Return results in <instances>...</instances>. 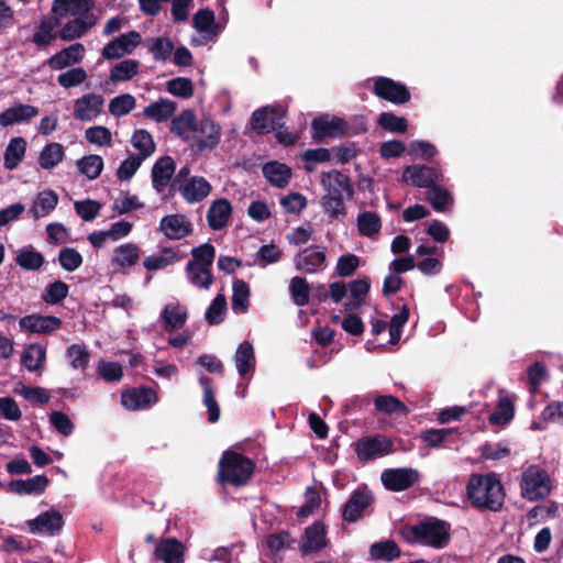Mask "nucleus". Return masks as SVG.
Instances as JSON below:
<instances>
[{
    "label": "nucleus",
    "mask_w": 563,
    "mask_h": 563,
    "mask_svg": "<svg viewBox=\"0 0 563 563\" xmlns=\"http://www.w3.org/2000/svg\"><path fill=\"white\" fill-rule=\"evenodd\" d=\"M466 496L473 508L498 512L505 504V488L495 472L472 474L466 484Z\"/></svg>",
    "instance_id": "nucleus-1"
},
{
    "label": "nucleus",
    "mask_w": 563,
    "mask_h": 563,
    "mask_svg": "<svg viewBox=\"0 0 563 563\" xmlns=\"http://www.w3.org/2000/svg\"><path fill=\"white\" fill-rule=\"evenodd\" d=\"M320 183L325 191L321 199L324 212L331 219L346 216L344 198L351 200L354 196V187L350 177L338 169H332L321 173Z\"/></svg>",
    "instance_id": "nucleus-2"
},
{
    "label": "nucleus",
    "mask_w": 563,
    "mask_h": 563,
    "mask_svg": "<svg viewBox=\"0 0 563 563\" xmlns=\"http://www.w3.org/2000/svg\"><path fill=\"white\" fill-rule=\"evenodd\" d=\"M451 525L438 518H428L416 525L405 526L401 530L402 538L408 543L443 549L450 541Z\"/></svg>",
    "instance_id": "nucleus-3"
},
{
    "label": "nucleus",
    "mask_w": 563,
    "mask_h": 563,
    "mask_svg": "<svg viewBox=\"0 0 563 563\" xmlns=\"http://www.w3.org/2000/svg\"><path fill=\"white\" fill-rule=\"evenodd\" d=\"M255 471V463L250 457L233 450H227L218 463L217 481L221 485L245 486Z\"/></svg>",
    "instance_id": "nucleus-4"
},
{
    "label": "nucleus",
    "mask_w": 563,
    "mask_h": 563,
    "mask_svg": "<svg viewBox=\"0 0 563 563\" xmlns=\"http://www.w3.org/2000/svg\"><path fill=\"white\" fill-rule=\"evenodd\" d=\"M520 489L522 498L529 501L544 499L552 489L549 473L538 465H530L521 475Z\"/></svg>",
    "instance_id": "nucleus-5"
},
{
    "label": "nucleus",
    "mask_w": 563,
    "mask_h": 563,
    "mask_svg": "<svg viewBox=\"0 0 563 563\" xmlns=\"http://www.w3.org/2000/svg\"><path fill=\"white\" fill-rule=\"evenodd\" d=\"M443 179L442 167L439 164H413L406 166L401 174V180L412 187L430 189Z\"/></svg>",
    "instance_id": "nucleus-6"
},
{
    "label": "nucleus",
    "mask_w": 563,
    "mask_h": 563,
    "mask_svg": "<svg viewBox=\"0 0 563 563\" xmlns=\"http://www.w3.org/2000/svg\"><path fill=\"white\" fill-rule=\"evenodd\" d=\"M285 111L279 106H265L256 109L250 119V125L253 131L260 135L284 128L283 119Z\"/></svg>",
    "instance_id": "nucleus-7"
},
{
    "label": "nucleus",
    "mask_w": 563,
    "mask_h": 563,
    "mask_svg": "<svg viewBox=\"0 0 563 563\" xmlns=\"http://www.w3.org/2000/svg\"><path fill=\"white\" fill-rule=\"evenodd\" d=\"M394 452V442L384 434L362 437L355 442V453L361 461H371Z\"/></svg>",
    "instance_id": "nucleus-8"
},
{
    "label": "nucleus",
    "mask_w": 563,
    "mask_h": 563,
    "mask_svg": "<svg viewBox=\"0 0 563 563\" xmlns=\"http://www.w3.org/2000/svg\"><path fill=\"white\" fill-rule=\"evenodd\" d=\"M349 124L339 117H330L321 114L311 122L312 139L317 142L323 141L325 137L336 139L347 135Z\"/></svg>",
    "instance_id": "nucleus-9"
},
{
    "label": "nucleus",
    "mask_w": 563,
    "mask_h": 563,
    "mask_svg": "<svg viewBox=\"0 0 563 563\" xmlns=\"http://www.w3.org/2000/svg\"><path fill=\"white\" fill-rule=\"evenodd\" d=\"M373 92L380 99L394 104H405L411 93L408 87L388 77H377L374 81Z\"/></svg>",
    "instance_id": "nucleus-10"
},
{
    "label": "nucleus",
    "mask_w": 563,
    "mask_h": 563,
    "mask_svg": "<svg viewBox=\"0 0 563 563\" xmlns=\"http://www.w3.org/2000/svg\"><path fill=\"white\" fill-rule=\"evenodd\" d=\"M419 478V472L411 467L388 468L380 475L384 487L395 493L412 487Z\"/></svg>",
    "instance_id": "nucleus-11"
},
{
    "label": "nucleus",
    "mask_w": 563,
    "mask_h": 563,
    "mask_svg": "<svg viewBox=\"0 0 563 563\" xmlns=\"http://www.w3.org/2000/svg\"><path fill=\"white\" fill-rule=\"evenodd\" d=\"M191 256L192 260L189 261L186 265V272L198 269L200 273L203 274V276H206V282L203 283V285L206 286V288H209L213 282L211 266L216 257L214 246L210 243H203L191 250Z\"/></svg>",
    "instance_id": "nucleus-12"
},
{
    "label": "nucleus",
    "mask_w": 563,
    "mask_h": 563,
    "mask_svg": "<svg viewBox=\"0 0 563 563\" xmlns=\"http://www.w3.org/2000/svg\"><path fill=\"white\" fill-rule=\"evenodd\" d=\"M374 498L366 488H357L352 492L345 501L342 510V519L345 522L354 523L360 520L365 510L373 504Z\"/></svg>",
    "instance_id": "nucleus-13"
},
{
    "label": "nucleus",
    "mask_w": 563,
    "mask_h": 563,
    "mask_svg": "<svg viewBox=\"0 0 563 563\" xmlns=\"http://www.w3.org/2000/svg\"><path fill=\"white\" fill-rule=\"evenodd\" d=\"M141 34L136 31H130L111 40L103 48L102 56L112 60L131 54L141 43Z\"/></svg>",
    "instance_id": "nucleus-14"
},
{
    "label": "nucleus",
    "mask_w": 563,
    "mask_h": 563,
    "mask_svg": "<svg viewBox=\"0 0 563 563\" xmlns=\"http://www.w3.org/2000/svg\"><path fill=\"white\" fill-rule=\"evenodd\" d=\"M27 529L33 534L56 536L64 526V518L58 510L51 509L36 518L26 521Z\"/></svg>",
    "instance_id": "nucleus-15"
},
{
    "label": "nucleus",
    "mask_w": 563,
    "mask_h": 563,
    "mask_svg": "<svg viewBox=\"0 0 563 563\" xmlns=\"http://www.w3.org/2000/svg\"><path fill=\"white\" fill-rule=\"evenodd\" d=\"M195 133V147L198 152L213 150L220 142L221 126L210 119H203L196 121Z\"/></svg>",
    "instance_id": "nucleus-16"
},
{
    "label": "nucleus",
    "mask_w": 563,
    "mask_h": 563,
    "mask_svg": "<svg viewBox=\"0 0 563 563\" xmlns=\"http://www.w3.org/2000/svg\"><path fill=\"white\" fill-rule=\"evenodd\" d=\"M157 231L168 240H181L191 234L192 224L184 214H168L161 219Z\"/></svg>",
    "instance_id": "nucleus-17"
},
{
    "label": "nucleus",
    "mask_w": 563,
    "mask_h": 563,
    "mask_svg": "<svg viewBox=\"0 0 563 563\" xmlns=\"http://www.w3.org/2000/svg\"><path fill=\"white\" fill-rule=\"evenodd\" d=\"M325 254L318 245H312L300 251L294 258L297 271L313 274L322 269L325 264Z\"/></svg>",
    "instance_id": "nucleus-18"
},
{
    "label": "nucleus",
    "mask_w": 563,
    "mask_h": 563,
    "mask_svg": "<svg viewBox=\"0 0 563 563\" xmlns=\"http://www.w3.org/2000/svg\"><path fill=\"white\" fill-rule=\"evenodd\" d=\"M20 328L38 334H48L62 327V319L55 316L29 314L20 319Z\"/></svg>",
    "instance_id": "nucleus-19"
},
{
    "label": "nucleus",
    "mask_w": 563,
    "mask_h": 563,
    "mask_svg": "<svg viewBox=\"0 0 563 563\" xmlns=\"http://www.w3.org/2000/svg\"><path fill=\"white\" fill-rule=\"evenodd\" d=\"M104 99L101 95L88 93L74 102V117L79 121H91L102 111Z\"/></svg>",
    "instance_id": "nucleus-20"
},
{
    "label": "nucleus",
    "mask_w": 563,
    "mask_h": 563,
    "mask_svg": "<svg viewBox=\"0 0 563 563\" xmlns=\"http://www.w3.org/2000/svg\"><path fill=\"white\" fill-rule=\"evenodd\" d=\"M85 57V47L81 43H75L51 56L45 64L52 70H60L80 63Z\"/></svg>",
    "instance_id": "nucleus-21"
},
{
    "label": "nucleus",
    "mask_w": 563,
    "mask_h": 563,
    "mask_svg": "<svg viewBox=\"0 0 563 563\" xmlns=\"http://www.w3.org/2000/svg\"><path fill=\"white\" fill-rule=\"evenodd\" d=\"M176 170V164L173 157L165 155L159 157L152 167V186L161 192L167 186L170 187L173 176Z\"/></svg>",
    "instance_id": "nucleus-22"
},
{
    "label": "nucleus",
    "mask_w": 563,
    "mask_h": 563,
    "mask_svg": "<svg viewBox=\"0 0 563 563\" xmlns=\"http://www.w3.org/2000/svg\"><path fill=\"white\" fill-rule=\"evenodd\" d=\"M157 396L151 387H137L123 391L121 404L129 410L144 409L156 402Z\"/></svg>",
    "instance_id": "nucleus-23"
},
{
    "label": "nucleus",
    "mask_w": 563,
    "mask_h": 563,
    "mask_svg": "<svg viewBox=\"0 0 563 563\" xmlns=\"http://www.w3.org/2000/svg\"><path fill=\"white\" fill-rule=\"evenodd\" d=\"M325 545V529L322 522L316 521L306 528L303 541L300 544V552L302 555L321 551Z\"/></svg>",
    "instance_id": "nucleus-24"
},
{
    "label": "nucleus",
    "mask_w": 563,
    "mask_h": 563,
    "mask_svg": "<svg viewBox=\"0 0 563 563\" xmlns=\"http://www.w3.org/2000/svg\"><path fill=\"white\" fill-rule=\"evenodd\" d=\"M185 547L176 538H162L154 551V555L157 560L167 562H184Z\"/></svg>",
    "instance_id": "nucleus-25"
},
{
    "label": "nucleus",
    "mask_w": 563,
    "mask_h": 563,
    "mask_svg": "<svg viewBox=\"0 0 563 563\" xmlns=\"http://www.w3.org/2000/svg\"><path fill=\"white\" fill-rule=\"evenodd\" d=\"M211 185L203 177H192L186 184L179 185L178 190L189 203L202 201L211 191Z\"/></svg>",
    "instance_id": "nucleus-26"
},
{
    "label": "nucleus",
    "mask_w": 563,
    "mask_h": 563,
    "mask_svg": "<svg viewBox=\"0 0 563 563\" xmlns=\"http://www.w3.org/2000/svg\"><path fill=\"white\" fill-rule=\"evenodd\" d=\"M92 0H54L52 11L58 16H88L92 10Z\"/></svg>",
    "instance_id": "nucleus-27"
},
{
    "label": "nucleus",
    "mask_w": 563,
    "mask_h": 563,
    "mask_svg": "<svg viewBox=\"0 0 563 563\" xmlns=\"http://www.w3.org/2000/svg\"><path fill=\"white\" fill-rule=\"evenodd\" d=\"M49 479L45 475H35L27 479H14L9 484L10 492L18 495H41L45 492Z\"/></svg>",
    "instance_id": "nucleus-28"
},
{
    "label": "nucleus",
    "mask_w": 563,
    "mask_h": 563,
    "mask_svg": "<svg viewBox=\"0 0 563 563\" xmlns=\"http://www.w3.org/2000/svg\"><path fill=\"white\" fill-rule=\"evenodd\" d=\"M38 108L30 104H18L5 109L0 113V125L10 126L21 122H27L38 114Z\"/></svg>",
    "instance_id": "nucleus-29"
},
{
    "label": "nucleus",
    "mask_w": 563,
    "mask_h": 563,
    "mask_svg": "<svg viewBox=\"0 0 563 563\" xmlns=\"http://www.w3.org/2000/svg\"><path fill=\"white\" fill-rule=\"evenodd\" d=\"M232 212L231 203L227 199H218L212 202L207 212V221L212 230H221L229 221Z\"/></svg>",
    "instance_id": "nucleus-30"
},
{
    "label": "nucleus",
    "mask_w": 563,
    "mask_h": 563,
    "mask_svg": "<svg viewBox=\"0 0 563 563\" xmlns=\"http://www.w3.org/2000/svg\"><path fill=\"white\" fill-rule=\"evenodd\" d=\"M368 553L373 561L393 562L401 556V549L394 540L386 539L374 542Z\"/></svg>",
    "instance_id": "nucleus-31"
},
{
    "label": "nucleus",
    "mask_w": 563,
    "mask_h": 563,
    "mask_svg": "<svg viewBox=\"0 0 563 563\" xmlns=\"http://www.w3.org/2000/svg\"><path fill=\"white\" fill-rule=\"evenodd\" d=\"M263 175L272 186L284 188L289 184L292 174L289 166L273 161L264 165Z\"/></svg>",
    "instance_id": "nucleus-32"
},
{
    "label": "nucleus",
    "mask_w": 563,
    "mask_h": 563,
    "mask_svg": "<svg viewBox=\"0 0 563 563\" xmlns=\"http://www.w3.org/2000/svg\"><path fill=\"white\" fill-rule=\"evenodd\" d=\"M199 384L203 390V405L208 410V421L214 423L220 418V407L216 399V390L212 378L201 374L199 376Z\"/></svg>",
    "instance_id": "nucleus-33"
},
{
    "label": "nucleus",
    "mask_w": 563,
    "mask_h": 563,
    "mask_svg": "<svg viewBox=\"0 0 563 563\" xmlns=\"http://www.w3.org/2000/svg\"><path fill=\"white\" fill-rule=\"evenodd\" d=\"M96 24V19L91 14L85 18H76L68 21L59 31V37L64 41H73L81 37Z\"/></svg>",
    "instance_id": "nucleus-34"
},
{
    "label": "nucleus",
    "mask_w": 563,
    "mask_h": 563,
    "mask_svg": "<svg viewBox=\"0 0 563 563\" xmlns=\"http://www.w3.org/2000/svg\"><path fill=\"white\" fill-rule=\"evenodd\" d=\"M26 141L22 136L12 137L5 147L3 155V165L8 170L15 169L24 158L26 152Z\"/></svg>",
    "instance_id": "nucleus-35"
},
{
    "label": "nucleus",
    "mask_w": 563,
    "mask_h": 563,
    "mask_svg": "<svg viewBox=\"0 0 563 563\" xmlns=\"http://www.w3.org/2000/svg\"><path fill=\"white\" fill-rule=\"evenodd\" d=\"M176 109L177 104L175 101L161 98L145 107L143 114L145 118L152 119L156 122H164L174 115Z\"/></svg>",
    "instance_id": "nucleus-36"
},
{
    "label": "nucleus",
    "mask_w": 563,
    "mask_h": 563,
    "mask_svg": "<svg viewBox=\"0 0 563 563\" xmlns=\"http://www.w3.org/2000/svg\"><path fill=\"white\" fill-rule=\"evenodd\" d=\"M58 196L48 189L38 192L29 212L34 219L48 216L57 206Z\"/></svg>",
    "instance_id": "nucleus-37"
},
{
    "label": "nucleus",
    "mask_w": 563,
    "mask_h": 563,
    "mask_svg": "<svg viewBox=\"0 0 563 563\" xmlns=\"http://www.w3.org/2000/svg\"><path fill=\"white\" fill-rule=\"evenodd\" d=\"M196 114L191 109H185L170 122V132L183 140H189V133L195 132Z\"/></svg>",
    "instance_id": "nucleus-38"
},
{
    "label": "nucleus",
    "mask_w": 563,
    "mask_h": 563,
    "mask_svg": "<svg viewBox=\"0 0 563 563\" xmlns=\"http://www.w3.org/2000/svg\"><path fill=\"white\" fill-rule=\"evenodd\" d=\"M235 366L241 377H245L255 368V354L253 345L249 341H243L236 349Z\"/></svg>",
    "instance_id": "nucleus-39"
},
{
    "label": "nucleus",
    "mask_w": 563,
    "mask_h": 563,
    "mask_svg": "<svg viewBox=\"0 0 563 563\" xmlns=\"http://www.w3.org/2000/svg\"><path fill=\"white\" fill-rule=\"evenodd\" d=\"M166 332L180 329L187 321V310L179 305H167L161 313Z\"/></svg>",
    "instance_id": "nucleus-40"
},
{
    "label": "nucleus",
    "mask_w": 563,
    "mask_h": 563,
    "mask_svg": "<svg viewBox=\"0 0 563 563\" xmlns=\"http://www.w3.org/2000/svg\"><path fill=\"white\" fill-rule=\"evenodd\" d=\"M46 358V350L40 343L27 345L21 354V363L29 372L38 371Z\"/></svg>",
    "instance_id": "nucleus-41"
},
{
    "label": "nucleus",
    "mask_w": 563,
    "mask_h": 563,
    "mask_svg": "<svg viewBox=\"0 0 563 563\" xmlns=\"http://www.w3.org/2000/svg\"><path fill=\"white\" fill-rule=\"evenodd\" d=\"M65 157V150L60 143L51 142L40 153L38 164L43 169L56 167Z\"/></svg>",
    "instance_id": "nucleus-42"
},
{
    "label": "nucleus",
    "mask_w": 563,
    "mask_h": 563,
    "mask_svg": "<svg viewBox=\"0 0 563 563\" xmlns=\"http://www.w3.org/2000/svg\"><path fill=\"white\" fill-rule=\"evenodd\" d=\"M357 230L360 235L374 238L382 230V219L376 212L363 211L357 214Z\"/></svg>",
    "instance_id": "nucleus-43"
},
{
    "label": "nucleus",
    "mask_w": 563,
    "mask_h": 563,
    "mask_svg": "<svg viewBox=\"0 0 563 563\" xmlns=\"http://www.w3.org/2000/svg\"><path fill=\"white\" fill-rule=\"evenodd\" d=\"M232 309L238 313H244L250 306V287L243 279H235L232 285Z\"/></svg>",
    "instance_id": "nucleus-44"
},
{
    "label": "nucleus",
    "mask_w": 563,
    "mask_h": 563,
    "mask_svg": "<svg viewBox=\"0 0 563 563\" xmlns=\"http://www.w3.org/2000/svg\"><path fill=\"white\" fill-rule=\"evenodd\" d=\"M515 415V407L508 397L498 399L496 409L489 415L488 421L493 426H503L508 423Z\"/></svg>",
    "instance_id": "nucleus-45"
},
{
    "label": "nucleus",
    "mask_w": 563,
    "mask_h": 563,
    "mask_svg": "<svg viewBox=\"0 0 563 563\" xmlns=\"http://www.w3.org/2000/svg\"><path fill=\"white\" fill-rule=\"evenodd\" d=\"M426 199L438 212L445 211L446 207L453 203V197L440 183L427 190Z\"/></svg>",
    "instance_id": "nucleus-46"
},
{
    "label": "nucleus",
    "mask_w": 563,
    "mask_h": 563,
    "mask_svg": "<svg viewBox=\"0 0 563 563\" xmlns=\"http://www.w3.org/2000/svg\"><path fill=\"white\" fill-rule=\"evenodd\" d=\"M15 262L23 269L37 271L43 266L45 260L42 253L34 251L32 246H30L19 251Z\"/></svg>",
    "instance_id": "nucleus-47"
},
{
    "label": "nucleus",
    "mask_w": 563,
    "mask_h": 563,
    "mask_svg": "<svg viewBox=\"0 0 563 563\" xmlns=\"http://www.w3.org/2000/svg\"><path fill=\"white\" fill-rule=\"evenodd\" d=\"M131 143L134 148L139 151L136 156L143 157V159L151 156L155 152V143L147 130H136L131 137Z\"/></svg>",
    "instance_id": "nucleus-48"
},
{
    "label": "nucleus",
    "mask_w": 563,
    "mask_h": 563,
    "mask_svg": "<svg viewBox=\"0 0 563 563\" xmlns=\"http://www.w3.org/2000/svg\"><path fill=\"white\" fill-rule=\"evenodd\" d=\"M139 257V247L135 244L126 243L114 250L112 261L121 267H131L137 263Z\"/></svg>",
    "instance_id": "nucleus-49"
},
{
    "label": "nucleus",
    "mask_w": 563,
    "mask_h": 563,
    "mask_svg": "<svg viewBox=\"0 0 563 563\" xmlns=\"http://www.w3.org/2000/svg\"><path fill=\"white\" fill-rule=\"evenodd\" d=\"M140 63L135 59H124L115 64L110 70V80L113 82L126 81L139 71Z\"/></svg>",
    "instance_id": "nucleus-50"
},
{
    "label": "nucleus",
    "mask_w": 563,
    "mask_h": 563,
    "mask_svg": "<svg viewBox=\"0 0 563 563\" xmlns=\"http://www.w3.org/2000/svg\"><path fill=\"white\" fill-rule=\"evenodd\" d=\"M377 125L391 133L404 134L408 130V121L405 117H397L393 112H382L377 119Z\"/></svg>",
    "instance_id": "nucleus-51"
},
{
    "label": "nucleus",
    "mask_w": 563,
    "mask_h": 563,
    "mask_svg": "<svg viewBox=\"0 0 563 563\" xmlns=\"http://www.w3.org/2000/svg\"><path fill=\"white\" fill-rule=\"evenodd\" d=\"M376 411L387 415L407 411L406 405L393 395H380L374 399Z\"/></svg>",
    "instance_id": "nucleus-52"
},
{
    "label": "nucleus",
    "mask_w": 563,
    "mask_h": 563,
    "mask_svg": "<svg viewBox=\"0 0 563 563\" xmlns=\"http://www.w3.org/2000/svg\"><path fill=\"white\" fill-rule=\"evenodd\" d=\"M77 166L81 174L92 180L100 176L103 169V159L99 155L91 154L80 158Z\"/></svg>",
    "instance_id": "nucleus-53"
},
{
    "label": "nucleus",
    "mask_w": 563,
    "mask_h": 563,
    "mask_svg": "<svg viewBox=\"0 0 563 563\" xmlns=\"http://www.w3.org/2000/svg\"><path fill=\"white\" fill-rule=\"evenodd\" d=\"M289 290L291 298L297 306L302 307L309 302L310 287L303 277H292L289 285Z\"/></svg>",
    "instance_id": "nucleus-54"
},
{
    "label": "nucleus",
    "mask_w": 563,
    "mask_h": 563,
    "mask_svg": "<svg viewBox=\"0 0 563 563\" xmlns=\"http://www.w3.org/2000/svg\"><path fill=\"white\" fill-rule=\"evenodd\" d=\"M68 292L69 286L63 280H56L47 285L42 299L48 305H57L68 296Z\"/></svg>",
    "instance_id": "nucleus-55"
},
{
    "label": "nucleus",
    "mask_w": 563,
    "mask_h": 563,
    "mask_svg": "<svg viewBox=\"0 0 563 563\" xmlns=\"http://www.w3.org/2000/svg\"><path fill=\"white\" fill-rule=\"evenodd\" d=\"M227 310V299L222 294H218L207 308L205 318L210 325L219 324L223 321V316Z\"/></svg>",
    "instance_id": "nucleus-56"
},
{
    "label": "nucleus",
    "mask_w": 563,
    "mask_h": 563,
    "mask_svg": "<svg viewBox=\"0 0 563 563\" xmlns=\"http://www.w3.org/2000/svg\"><path fill=\"white\" fill-rule=\"evenodd\" d=\"M135 108V98L130 93H122L109 102V112L114 117L129 114Z\"/></svg>",
    "instance_id": "nucleus-57"
},
{
    "label": "nucleus",
    "mask_w": 563,
    "mask_h": 563,
    "mask_svg": "<svg viewBox=\"0 0 563 563\" xmlns=\"http://www.w3.org/2000/svg\"><path fill=\"white\" fill-rule=\"evenodd\" d=\"M82 255L74 247H64L58 253V263L66 272H75L82 265Z\"/></svg>",
    "instance_id": "nucleus-58"
},
{
    "label": "nucleus",
    "mask_w": 563,
    "mask_h": 563,
    "mask_svg": "<svg viewBox=\"0 0 563 563\" xmlns=\"http://www.w3.org/2000/svg\"><path fill=\"white\" fill-rule=\"evenodd\" d=\"M409 319V308L404 305L400 310L391 317L389 323V343L397 344L401 336V329Z\"/></svg>",
    "instance_id": "nucleus-59"
},
{
    "label": "nucleus",
    "mask_w": 563,
    "mask_h": 563,
    "mask_svg": "<svg viewBox=\"0 0 563 563\" xmlns=\"http://www.w3.org/2000/svg\"><path fill=\"white\" fill-rule=\"evenodd\" d=\"M167 91L175 97L189 99L194 96V85L189 78L177 77L167 81Z\"/></svg>",
    "instance_id": "nucleus-60"
},
{
    "label": "nucleus",
    "mask_w": 563,
    "mask_h": 563,
    "mask_svg": "<svg viewBox=\"0 0 563 563\" xmlns=\"http://www.w3.org/2000/svg\"><path fill=\"white\" fill-rule=\"evenodd\" d=\"M98 375L106 382H120L123 376L122 366L117 362L100 360L97 365Z\"/></svg>",
    "instance_id": "nucleus-61"
},
{
    "label": "nucleus",
    "mask_w": 563,
    "mask_h": 563,
    "mask_svg": "<svg viewBox=\"0 0 563 563\" xmlns=\"http://www.w3.org/2000/svg\"><path fill=\"white\" fill-rule=\"evenodd\" d=\"M175 46L173 41L166 36L154 38L150 46V52L153 54L155 60L166 62L169 59Z\"/></svg>",
    "instance_id": "nucleus-62"
},
{
    "label": "nucleus",
    "mask_w": 563,
    "mask_h": 563,
    "mask_svg": "<svg viewBox=\"0 0 563 563\" xmlns=\"http://www.w3.org/2000/svg\"><path fill=\"white\" fill-rule=\"evenodd\" d=\"M67 357L70 360V366L75 369H86L89 360L90 354L87 351V349L79 344H71L67 349Z\"/></svg>",
    "instance_id": "nucleus-63"
},
{
    "label": "nucleus",
    "mask_w": 563,
    "mask_h": 563,
    "mask_svg": "<svg viewBox=\"0 0 563 563\" xmlns=\"http://www.w3.org/2000/svg\"><path fill=\"white\" fill-rule=\"evenodd\" d=\"M87 79V73L82 67H75L57 77V82L63 88H71L81 85Z\"/></svg>",
    "instance_id": "nucleus-64"
}]
</instances>
